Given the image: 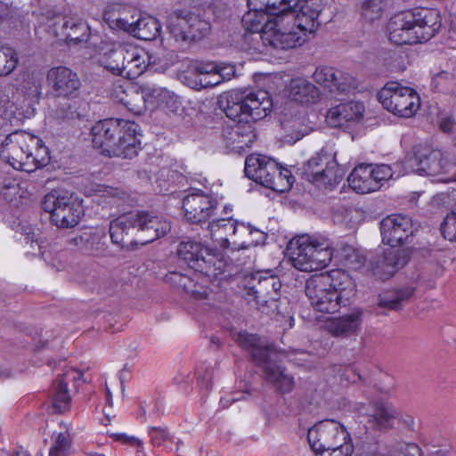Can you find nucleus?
<instances>
[{
	"label": "nucleus",
	"instance_id": "obj_16",
	"mask_svg": "<svg viewBox=\"0 0 456 456\" xmlns=\"http://www.w3.org/2000/svg\"><path fill=\"white\" fill-rule=\"evenodd\" d=\"M121 119H103L91 128L92 142L103 155H121L125 151L115 144V136L122 133Z\"/></svg>",
	"mask_w": 456,
	"mask_h": 456
},
{
	"label": "nucleus",
	"instance_id": "obj_28",
	"mask_svg": "<svg viewBox=\"0 0 456 456\" xmlns=\"http://www.w3.org/2000/svg\"><path fill=\"white\" fill-rule=\"evenodd\" d=\"M198 272L190 269L185 273L176 271L169 272L165 276V281L171 286L191 294L197 299L207 297V290L199 286L194 276Z\"/></svg>",
	"mask_w": 456,
	"mask_h": 456
},
{
	"label": "nucleus",
	"instance_id": "obj_4",
	"mask_svg": "<svg viewBox=\"0 0 456 456\" xmlns=\"http://www.w3.org/2000/svg\"><path fill=\"white\" fill-rule=\"evenodd\" d=\"M225 115L240 122L250 123L265 118L272 110L273 102L266 91L230 92L225 99L219 101Z\"/></svg>",
	"mask_w": 456,
	"mask_h": 456
},
{
	"label": "nucleus",
	"instance_id": "obj_61",
	"mask_svg": "<svg viewBox=\"0 0 456 456\" xmlns=\"http://www.w3.org/2000/svg\"><path fill=\"white\" fill-rule=\"evenodd\" d=\"M198 384L201 388L209 390L212 387L213 370L211 368L198 369L196 371Z\"/></svg>",
	"mask_w": 456,
	"mask_h": 456
},
{
	"label": "nucleus",
	"instance_id": "obj_63",
	"mask_svg": "<svg viewBox=\"0 0 456 456\" xmlns=\"http://www.w3.org/2000/svg\"><path fill=\"white\" fill-rule=\"evenodd\" d=\"M355 456H387L380 452L379 446L377 444H362L357 449Z\"/></svg>",
	"mask_w": 456,
	"mask_h": 456
},
{
	"label": "nucleus",
	"instance_id": "obj_35",
	"mask_svg": "<svg viewBox=\"0 0 456 456\" xmlns=\"http://www.w3.org/2000/svg\"><path fill=\"white\" fill-rule=\"evenodd\" d=\"M323 281L328 280L329 287L337 292L338 295V300L342 303V300H348L350 294L354 289V282L350 275L340 269L331 270L329 273L318 274Z\"/></svg>",
	"mask_w": 456,
	"mask_h": 456
},
{
	"label": "nucleus",
	"instance_id": "obj_17",
	"mask_svg": "<svg viewBox=\"0 0 456 456\" xmlns=\"http://www.w3.org/2000/svg\"><path fill=\"white\" fill-rule=\"evenodd\" d=\"M217 205V199L202 190H196L186 195L183 200L184 216L192 224L208 220L214 215Z\"/></svg>",
	"mask_w": 456,
	"mask_h": 456
},
{
	"label": "nucleus",
	"instance_id": "obj_3",
	"mask_svg": "<svg viewBox=\"0 0 456 456\" xmlns=\"http://www.w3.org/2000/svg\"><path fill=\"white\" fill-rule=\"evenodd\" d=\"M1 158L13 169L33 172L49 161L48 149L42 140L29 133L16 130L2 142Z\"/></svg>",
	"mask_w": 456,
	"mask_h": 456
},
{
	"label": "nucleus",
	"instance_id": "obj_26",
	"mask_svg": "<svg viewBox=\"0 0 456 456\" xmlns=\"http://www.w3.org/2000/svg\"><path fill=\"white\" fill-rule=\"evenodd\" d=\"M314 79L316 83L328 88L330 92L345 93L352 85V77L343 72L335 69L333 67H319L315 69Z\"/></svg>",
	"mask_w": 456,
	"mask_h": 456
},
{
	"label": "nucleus",
	"instance_id": "obj_38",
	"mask_svg": "<svg viewBox=\"0 0 456 456\" xmlns=\"http://www.w3.org/2000/svg\"><path fill=\"white\" fill-rule=\"evenodd\" d=\"M275 358L276 356L272 357L262 366L265 379L273 383L281 393H288L292 390L294 380L290 376L285 374L283 370L276 364Z\"/></svg>",
	"mask_w": 456,
	"mask_h": 456
},
{
	"label": "nucleus",
	"instance_id": "obj_14",
	"mask_svg": "<svg viewBox=\"0 0 456 456\" xmlns=\"http://www.w3.org/2000/svg\"><path fill=\"white\" fill-rule=\"evenodd\" d=\"M244 172L249 179L266 188L280 189L279 164L273 159L252 154L245 160Z\"/></svg>",
	"mask_w": 456,
	"mask_h": 456
},
{
	"label": "nucleus",
	"instance_id": "obj_23",
	"mask_svg": "<svg viewBox=\"0 0 456 456\" xmlns=\"http://www.w3.org/2000/svg\"><path fill=\"white\" fill-rule=\"evenodd\" d=\"M121 125L124 126L122 133L115 136V144L119 146L123 151L121 155H107L110 158L133 159L137 156L141 150V141L138 136L139 125L135 122L121 119Z\"/></svg>",
	"mask_w": 456,
	"mask_h": 456
},
{
	"label": "nucleus",
	"instance_id": "obj_27",
	"mask_svg": "<svg viewBox=\"0 0 456 456\" xmlns=\"http://www.w3.org/2000/svg\"><path fill=\"white\" fill-rule=\"evenodd\" d=\"M135 228L139 231L138 212L119 216L110 224L109 232L112 242L121 247H127L131 242L128 236Z\"/></svg>",
	"mask_w": 456,
	"mask_h": 456
},
{
	"label": "nucleus",
	"instance_id": "obj_24",
	"mask_svg": "<svg viewBox=\"0 0 456 456\" xmlns=\"http://www.w3.org/2000/svg\"><path fill=\"white\" fill-rule=\"evenodd\" d=\"M363 111L362 103L355 102L341 103L329 110L326 121L332 127H345L358 121L362 117Z\"/></svg>",
	"mask_w": 456,
	"mask_h": 456
},
{
	"label": "nucleus",
	"instance_id": "obj_21",
	"mask_svg": "<svg viewBox=\"0 0 456 456\" xmlns=\"http://www.w3.org/2000/svg\"><path fill=\"white\" fill-rule=\"evenodd\" d=\"M410 259L408 249H387L376 261H371V271L380 280L392 277L397 271L406 265Z\"/></svg>",
	"mask_w": 456,
	"mask_h": 456
},
{
	"label": "nucleus",
	"instance_id": "obj_60",
	"mask_svg": "<svg viewBox=\"0 0 456 456\" xmlns=\"http://www.w3.org/2000/svg\"><path fill=\"white\" fill-rule=\"evenodd\" d=\"M278 176H280L281 179L278 183L280 189H273V191L283 192L289 190L294 181V177L291 175L290 171L287 168H281L279 167Z\"/></svg>",
	"mask_w": 456,
	"mask_h": 456
},
{
	"label": "nucleus",
	"instance_id": "obj_19",
	"mask_svg": "<svg viewBox=\"0 0 456 456\" xmlns=\"http://www.w3.org/2000/svg\"><path fill=\"white\" fill-rule=\"evenodd\" d=\"M47 20H58L61 21L60 30L56 35L62 36L69 45H77L86 43L90 37V28L86 20L78 17H62L55 10H47L42 12Z\"/></svg>",
	"mask_w": 456,
	"mask_h": 456
},
{
	"label": "nucleus",
	"instance_id": "obj_6",
	"mask_svg": "<svg viewBox=\"0 0 456 456\" xmlns=\"http://www.w3.org/2000/svg\"><path fill=\"white\" fill-rule=\"evenodd\" d=\"M378 99L388 111L403 118H411L420 106L418 93L396 81L387 82L378 93Z\"/></svg>",
	"mask_w": 456,
	"mask_h": 456
},
{
	"label": "nucleus",
	"instance_id": "obj_48",
	"mask_svg": "<svg viewBox=\"0 0 456 456\" xmlns=\"http://www.w3.org/2000/svg\"><path fill=\"white\" fill-rule=\"evenodd\" d=\"M338 261L347 268L358 270L365 264V256L349 245L337 248Z\"/></svg>",
	"mask_w": 456,
	"mask_h": 456
},
{
	"label": "nucleus",
	"instance_id": "obj_42",
	"mask_svg": "<svg viewBox=\"0 0 456 456\" xmlns=\"http://www.w3.org/2000/svg\"><path fill=\"white\" fill-rule=\"evenodd\" d=\"M20 191L17 180L6 172L0 170V200L18 206L20 198Z\"/></svg>",
	"mask_w": 456,
	"mask_h": 456
},
{
	"label": "nucleus",
	"instance_id": "obj_50",
	"mask_svg": "<svg viewBox=\"0 0 456 456\" xmlns=\"http://www.w3.org/2000/svg\"><path fill=\"white\" fill-rule=\"evenodd\" d=\"M130 58L127 46H119L111 50L107 59V69L114 74L122 76L126 69V61Z\"/></svg>",
	"mask_w": 456,
	"mask_h": 456
},
{
	"label": "nucleus",
	"instance_id": "obj_29",
	"mask_svg": "<svg viewBox=\"0 0 456 456\" xmlns=\"http://www.w3.org/2000/svg\"><path fill=\"white\" fill-rule=\"evenodd\" d=\"M74 380L75 382L83 379V372L77 370H68L63 377L59 378L53 383V406L59 413H62L69 409L70 403V396L68 391V381Z\"/></svg>",
	"mask_w": 456,
	"mask_h": 456
},
{
	"label": "nucleus",
	"instance_id": "obj_12",
	"mask_svg": "<svg viewBox=\"0 0 456 456\" xmlns=\"http://www.w3.org/2000/svg\"><path fill=\"white\" fill-rule=\"evenodd\" d=\"M348 438L349 434L345 427L332 419L322 420L315 424L308 429L307 433L309 445L318 455Z\"/></svg>",
	"mask_w": 456,
	"mask_h": 456
},
{
	"label": "nucleus",
	"instance_id": "obj_56",
	"mask_svg": "<svg viewBox=\"0 0 456 456\" xmlns=\"http://www.w3.org/2000/svg\"><path fill=\"white\" fill-rule=\"evenodd\" d=\"M21 90L28 97H38L41 94V78L33 75H28L22 81Z\"/></svg>",
	"mask_w": 456,
	"mask_h": 456
},
{
	"label": "nucleus",
	"instance_id": "obj_54",
	"mask_svg": "<svg viewBox=\"0 0 456 456\" xmlns=\"http://www.w3.org/2000/svg\"><path fill=\"white\" fill-rule=\"evenodd\" d=\"M70 437L67 432L59 433L50 448V456H66L70 447Z\"/></svg>",
	"mask_w": 456,
	"mask_h": 456
},
{
	"label": "nucleus",
	"instance_id": "obj_47",
	"mask_svg": "<svg viewBox=\"0 0 456 456\" xmlns=\"http://www.w3.org/2000/svg\"><path fill=\"white\" fill-rule=\"evenodd\" d=\"M332 154L322 148L319 152L313 156L303 167V175L305 178L313 183L315 176L321 173L325 165L330 160Z\"/></svg>",
	"mask_w": 456,
	"mask_h": 456
},
{
	"label": "nucleus",
	"instance_id": "obj_36",
	"mask_svg": "<svg viewBox=\"0 0 456 456\" xmlns=\"http://www.w3.org/2000/svg\"><path fill=\"white\" fill-rule=\"evenodd\" d=\"M362 311L355 309L334 320L329 326L330 332L335 337H347L356 333L362 325Z\"/></svg>",
	"mask_w": 456,
	"mask_h": 456
},
{
	"label": "nucleus",
	"instance_id": "obj_9",
	"mask_svg": "<svg viewBox=\"0 0 456 456\" xmlns=\"http://www.w3.org/2000/svg\"><path fill=\"white\" fill-rule=\"evenodd\" d=\"M177 254L190 269L205 276L216 277L221 273L222 263L200 242L186 240L180 242Z\"/></svg>",
	"mask_w": 456,
	"mask_h": 456
},
{
	"label": "nucleus",
	"instance_id": "obj_32",
	"mask_svg": "<svg viewBox=\"0 0 456 456\" xmlns=\"http://www.w3.org/2000/svg\"><path fill=\"white\" fill-rule=\"evenodd\" d=\"M104 230L90 231L76 236L69 240L70 246L88 255H97L104 250Z\"/></svg>",
	"mask_w": 456,
	"mask_h": 456
},
{
	"label": "nucleus",
	"instance_id": "obj_57",
	"mask_svg": "<svg viewBox=\"0 0 456 456\" xmlns=\"http://www.w3.org/2000/svg\"><path fill=\"white\" fill-rule=\"evenodd\" d=\"M370 165V169L372 171L371 177L374 180V183H376V186H374V188L375 191H377L381 187L383 182L388 180L392 176V170L387 165Z\"/></svg>",
	"mask_w": 456,
	"mask_h": 456
},
{
	"label": "nucleus",
	"instance_id": "obj_20",
	"mask_svg": "<svg viewBox=\"0 0 456 456\" xmlns=\"http://www.w3.org/2000/svg\"><path fill=\"white\" fill-rule=\"evenodd\" d=\"M208 231L210 232L211 238L224 248L229 247L230 240L236 236L238 233H256L259 236V238L256 240V242H258L260 239L264 238V233L259 230H250L248 227L242 224H239L237 220L232 217L218 218L213 220L208 224Z\"/></svg>",
	"mask_w": 456,
	"mask_h": 456
},
{
	"label": "nucleus",
	"instance_id": "obj_31",
	"mask_svg": "<svg viewBox=\"0 0 456 456\" xmlns=\"http://www.w3.org/2000/svg\"><path fill=\"white\" fill-rule=\"evenodd\" d=\"M224 137L227 147L240 150L249 147L256 140L252 126L239 120L236 125L224 131Z\"/></svg>",
	"mask_w": 456,
	"mask_h": 456
},
{
	"label": "nucleus",
	"instance_id": "obj_53",
	"mask_svg": "<svg viewBox=\"0 0 456 456\" xmlns=\"http://www.w3.org/2000/svg\"><path fill=\"white\" fill-rule=\"evenodd\" d=\"M383 7L382 0H363L362 4V15L368 20H375L381 17Z\"/></svg>",
	"mask_w": 456,
	"mask_h": 456
},
{
	"label": "nucleus",
	"instance_id": "obj_41",
	"mask_svg": "<svg viewBox=\"0 0 456 456\" xmlns=\"http://www.w3.org/2000/svg\"><path fill=\"white\" fill-rule=\"evenodd\" d=\"M161 26L153 17H143L135 20L132 35L141 40L150 41L159 36Z\"/></svg>",
	"mask_w": 456,
	"mask_h": 456
},
{
	"label": "nucleus",
	"instance_id": "obj_62",
	"mask_svg": "<svg viewBox=\"0 0 456 456\" xmlns=\"http://www.w3.org/2000/svg\"><path fill=\"white\" fill-rule=\"evenodd\" d=\"M439 129L451 134L453 138L456 137V120L452 116H444L440 118L438 121Z\"/></svg>",
	"mask_w": 456,
	"mask_h": 456
},
{
	"label": "nucleus",
	"instance_id": "obj_18",
	"mask_svg": "<svg viewBox=\"0 0 456 456\" xmlns=\"http://www.w3.org/2000/svg\"><path fill=\"white\" fill-rule=\"evenodd\" d=\"M46 80L55 96L74 99L80 94L81 81L77 74L66 66L51 68Z\"/></svg>",
	"mask_w": 456,
	"mask_h": 456
},
{
	"label": "nucleus",
	"instance_id": "obj_40",
	"mask_svg": "<svg viewBox=\"0 0 456 456\" xmlns=\"http://www.w3.org/2000/svg\"><path fill=\"white\" fill-rule=\"evenodd\" d=\"M130 58L126 61V69L123 77L128 79H135L142 75L147 68V53L139 48L129 46Z\"/></svg>",
	"mask_w": 456,
	"mask_h": 456
},
{
	"label": "nucleus",
	"instance_id": "obj_11",
	"mask_svg": "<svg viewBox=\"0 0 456 456\" xmlns=\"http://www.w3.org/2000/svg\"><path fill=\"white\" fill-rule=\"evenodd\" d=\"M245 298L256 304L277 301L280 297L281 282L272 270L258 271L246 277Z\"/></svg>",
	"mask_w": 456,
	"mask_h": 456
},
{
	"label": "nucleus",
	"instance_id": "obj_52",
	"mask_svg": "<svg viewBox=\"0 0 456 456\" xmlns=\"http://www.w3.org/2000/svg\"><path fill=\"white\" fill-rule=\"evenodd\" d=\"M19 63L16 51L11 47L0 48V77L11 74Z\"/></svg>",
	"mask_w": 456,
	"mask_h": 456
},
{
	"label": "nucleus",
	"instance_id": "obj_33",
	"mask_svg": "<svg viewBox=\"0 0 456 456\" xmlns=\"http://www.w3.org/2000/svg\"><path fill=\"white\" fill-rule=\"evenodd\" d=\"M111 96L116 102L124 105L134 115L142 114L146 109L142 94L133 88L127 91L122 85H114L111 90Z\"/></svg>",
	"mask_w": 456,
	"mask_h": 456
},
{
	"label": "nucleus",
	"instance_id": "obj_22",
	"mask_svg": "<svg viewBox=\"0 0 456 456\" xmlns=\"http://www.w3.org/2000/svg\"><path fill=\"white\" fill-rule=\"evenodd\" d=\"M234 341L244 350H247L255 362L263 366L272 357L276 356L275 351L269 346L264 345L259 337L240 330L232 333Z\"/></svg>",
	"mask_w": 456,
	"mask_h": 456
},
{
	"label": "nucleus",
	"instance_id": "obj_46",
	"mask_svg": "<svg viewBox=\"0 0 456 456\" xmlns=\"http://www.w3.org/2000/svg\"><path fill=\"white\" fill-rule=\"evenodd\" d=\"M281 126L284 131V142L290 144L302 139L310 131L300 118L285 119L281 121Z\"/></svg>",
	"mask_w": 456,
	"mask_h": 456
},
{
	"label": "nucleus",
	"instance_id": "obj_5",
	"mask_svg": "<svg viewBox=\"0 0 456 456\" xmlns=\"http://www.w3.org/2000/svg\"><path fill=\"white\" fill-rule=\"evenodd\" d=\"M43 209L50 214L52 223L59 228H73L84 215L82 206L67 191L53 190L42 202Z\"/></svg>",
	"mask_w": 456,
	"mask_h": 456
},
{
	"label": "nucleus",
	"instance_id": "obj_43",
	"mask_svg": "<svg viewBox=\"0 0 456 456\" xmlns=\"http://www.w3.org/2000/svg\"><path fill=\"white\" fill-rule=\"evenodd\" d=\"M248 5L250 8L249 12L243 15L241 22L245 28V31L257 30L262 31L265 28V23L267 20H272L269 15L273 17L270 9L268 10H256L253 5Z\"/></svg>",
	"mask_w": 456,
	"mask_h": 456
},
{
	"label": "nucleus",
	"instance_id": "obj_15",
	"mask_svg": "<svg viewBox=\"0 0 456 456\" xmlns=\"http://www.w3.org/2000/svg\"><path fill=\"white\" fill-rule=\"evenodd\" d=\"M328 282V280L323 281L318 274L312 276L306 281L305 295L316 311L333 314L339 310L341 302Z\"/></svg>",
	"mask_w": 456,
	"mask_h": 456
},
{
	"label": "nucleus",
	"instance_id": "obj_37",
	"mask_svg": "<svg viewBox=\"0 0 456 456\" xmlns=\"http://www.w3.org/2000/svg\"><path fill=\"white\" fill-rule=\"evenodd\" d=\"M370 165L361 164L355 167L350 173L347 182L349 186L358 193H369L375 191L376 183L371 177Z\"/></svg>",
	"mask_w": 456,
	"mask_h": 456
},
{
	"label": "nucleus",
	"instance_id": "obj_59",
	"mask_svg": "<svg viewBox=\"0 0 456 456\" xmlns=\"http://www.w3.org/2000/svg\"><path fill=\"white\" fill-rule=\"evenodd\" d=\"M396 451L400 452L402 456H423L420 447L415 443H397Z\"/></svg>",
	"mask_w": 456,
	"mask_h": 456
},
{
	"label": "nucleus",
	"instance_id": "obj_25",
	"mask_svg": "<svg viewBox=\"0 0 456 456\" xmlns=\"http://www.w3.org/2000/svg\"><path fill=\"white\" fill-rule=\"evenodd\" d=\"M315 238L302 235L289 242L291 261L295 268L302 272H310L314 257Z\"/></svg>",
	"mask_w": 456,
	"mask_h": 456
},
{
	"label": "nucleus",
	"instance_id": "obj_58",
	"mask_svg": "<svg viewBox=\"0 0 456 456\" xmlns=\"http://www.w3.org/2000/svg\"><path fill=\"white\" fill-rule=\"evenodd\" d=\"M324 451L320 456H352L354 449L350 437Z\"/></svg>",
	"mask_w": 456,
	"mask_h": 456
},
{
	"label": "nucleus",
	"instance_id": "obj_44",
	"mask_svg": "<svg viewBox=\"0 0 456 456\" xmlns=\"http://www.w3.org/2000/svg\"><path fill=\"white\" fill-rule=\"evenodd\" d=\"M414 293V289L406 287L394 292L379 295L378 306L387 308L388 310H399L403 306V303L409 299Z\"/></svg>",
	"mask_w": 456,
	"mask_h": 456
},
{
	"label": "nucleus",
	"instance_id": "obj_34",
	"mask_svg": "<svg viewBox=\"0 0 456 456\" xmlns=\"http://www.w3.org/2000/svg\"><path fill=\"white\" fill-rule=\"evenodd\" d=\"M289 97L299 103H314L319 99L318 88L303 77L292 78L288 86Z\"/></svg>",
	"mask_w": 456,
	"mask_h": 456
},
{
	"label": "nucleus",
	"instance_id": "obj_8",
	"mask_svg": "<svg viewBox=\"0 0 456 456\" xmlns=\"http://www.w3.org/2000/svg\"><path fill=\"white\" fill-rule=\"evenodd\" d=\"M210 23L191 12L178 11L168 16L167 29L176 42L200 40L210 31Z\"/></svg>",
	"mask_w": 456,
	"mask_h": 456
},
{
	"label": "nucleus",
	"instance_id": "obj_7",
	"mask_svg": "<svg viewBox=\"0 0 456 456\" xmlns=\"http://www.w3.org/2000/svg\"><path fill=\"white\" fill-rule=\"evenodd\" d=\"M409 166L419 175H437L450 174L456 176V162L450 152L419 146L408 159Z\"/></svg>",
	"mask_w": 456,
	"mask_h": 456
},
{
	"label": "nucleus",
	"instance_id": "obj_51",
	"mask_svg": "<svg viewBox=\"0 0 456 456\" xmlns=\"http://www.w3.org/2000/svg\"><path fill=\"white\" fill-rule=\"evenodd\" d=\"M267 34V22L265 23V28L262 31L251 30L245 31L243 35L244 47L247 51H252L254 53H263L265 48L269 47V43L265 40Z\"/></svg>",
	"mask_w": 456,
	"mask_h": 456
},
{
	"label": "nucleus",
	"instance_id": "obj_30",
	"mask_svg": "<svg viewBox=\"0 0 456 456\" xmlns=\"http://www.w3.org/2000/svg\"><path fill=\"white\" fill-rule=\"evenodd\" d=\"M139 231L146 233L147 242L153 241L162 236H165L171 229L170 223L163 218L150 212L137 211Z\"/></svg>",
	"mask_w": 456,
	"mask_h": 456
},
{
	"label": "nucleus",
	"instance_id": "obj_64",
	"mask_svg": "<svg viewBox=\"0 0 456 456\" xmlns=\"http://www.w3.org/2000/svg\"><path fill=\"white\" fill-rule=\"evenodd\" d=\"M151 440L154 445L162 444L167 438L168 433L164 428H151L149 430Z\"/></svg>",
	"mask_w": 456,
	"mask_h": 456
},
{
	"label": "nucleus",
	"instance_id": "obj_2",
	"mask_svg": "<svg viewBox=\"0 0 456 456\" xmlns=\"http://www.w3.org/2000/svg\"><path fill=\"white\" fill-rule=\"evenodd\" d=\"M441 26L435 9H417L395 14L387 23L389 39L395 45H414L433 37Z\"/></svg>",
	"mask_w": 456,
	"mask_h": 456
},
{
	"label": "nucleus",
	"instance_id": "obj_39",
	"mask_svg": "<svg viewBox=\"0 0 456 456\" xmlns=\"http://www.w3.org/2000/svg\"><path fill=\"white\" fill-rule=\"evenodd\" d=\"M333 258H338L337 249L332 248L327 240L315 238L314 252L310 265V272L326 267Z\"/></svg>",
	"mask_w": 456,
	"mask_h": 456
},
{
	"label": "nucleus",
	"instance_id": "obj_13",
	"mask_svg": "<svg viewBox=\"0 0 456 456\" xmlns=\"http://www.w3.org/2000/svg\"><path fill=\"white\" fill-rule=\"evenodd\" d=\"M415 231L411 218L405 215H390L380 222L382 242L392 248L411 243Z\"/></svg>",
	"mask_w": 456,
	"mask_h": 456
},
{
	"label": "nucleus",
	"instance_id": "obj_1",
	"mask_svg": "<svg viewBox=\"0 0 456 456\" xmlns=\"http://www.w3.org/2000/svg\"><path fill=\"white\" fill-rule=\"evenodd\" d=\"M256 10H272L273 20H267L265 40L269 47L289 50L302 45L307 34L321 25L319 16L323 0H248Z\"/></svg>",
	"mask_w": 456,
	"mask_h": 456
},
{
	"label": "nucleus",
	"instance_id": "obj_55",
	"mask_svg": "<svg viewBox=\"0 0 456 456\" xmlns=\"http://www.w3.org/2000/svg\"><path fill=\"white\" fill-rule=\"evenodd\" d=\"M441 231L444 239L456 241V207L444 217Z\"/></svg>",
	"mask_w": 456,
	"mask_h": 456
},
{
	"label": "nucleus",
	"instance_id": "obj_45",
	"mask_svg": "<svg viewBox=\"0 0 456 456\" xmlns=\"http://www.w3.org/2000/svg\"><path fill=\"white\" fill-rule=\"evenodd\" d=\"M344 175V168L337 163L335 160V156L332 155L329 163L326 164L324 168L322 169L321 173L315 176V179L313 181V183L333 186L338 183Z\"/></svg>",
	"mask_w": 456,
	"mask_h": 456
},
{
	"label": "nucleus",
	"instance_id": "obj_49",
	"mask_svg": "<svg viewBox=\"0 0 456 456\" xmlns=\"http://www.w3.org/2000/svg\"><path fill=\"white\" fill-rule=\"evenodd\" d=\"M103 19L113 29H121L132 35V29L134 28V20H129L124 12L115 8L107 9L103 13Z\"/></svg>",
	"mask_w": 456,
	"mask_h": 456
},
{
	"label": "nucleus",
	"instance_id": "obj_10",
	"mask_svg": "<svg viewBox=\"0 0 456 456\" xmlns=\"http://www.w3.org/2000/svg\"><path fill=\"white\" fill-rule=\"evenodd\" d=\"M358 411L369 428L387 432L395 428L396 421L402 418L400 410L391 402L376 400L370 403H362Z\"/></svg>",
	"mask_w": 456,
	"mask_h": 456
}]
</instances>
